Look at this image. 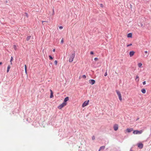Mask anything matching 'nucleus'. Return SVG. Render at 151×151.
<instances>
[{
    "label": "nucleus",
    "mask_w": 151,
    "mask_h": 151,
    "mask_svg": "<svg viewBox=\"0 0 151 151\" xmlns=\"http://www.w3.org/2000/svg\"><path fill=\"white\" fill-rule=\"evenodd\" d=\"M75 53L72 54L70 55L69 59V62L71 63L73 61V59L75 58Z\"/></svg>",
    "instance_id": "1"
},
{
    "label": "nucleus",
    "mask_w": 151,
    "mask_h": 151,
    "mask_svg": "<svg viewBox=\"0 0 151 151\" xmlns=\"http://www.w3.org/2000/svg\"><path fill=\"white\" fill-rule=\"evenodd\" d=\"M66 105V103L63 102V103L58 106V108L59 109H61L62 108L65 106Z\"/></svg>",
    "instance_id": "2"
},
{
    "label": "nucleus",
    "mask_w": 151,
    "mask_h": 151,
    "mask_svg": "<svg viewBox=\"0 0 151 151\" xmlns=\"http://www.w3.org/2000/svg\"><path fill=\"white\" fill-rule=\"evenodd\" d=\"M143 131L142 130L138 131L137 130H134L133 132V134H140L142 133Z\"/></svg>",
    "instance_id": "3"
},
{
    "label": "nucleus",
    "mask_w": 151,
    "mask_h": 151,
    "mask_svg": "<svg viewBox=\"0 0 151 151\" xmlns=\"http://www.w3.org/2000/svg\"><path fill=\"white\" fill-rule=\"evenodd\" d=\"M116 92L119 96V99L120 101H122V96L121 95V94L120 92L118 91V90H116Z\"/></svg>",
    "instance_id": "4"
},
{
    "label": "nucleus",
    "mask_w": 151,
    "mask_h": 151,
    "mask_svg": "<svg viewBox=\"0 0 151 151\" xmlns=\"http://www.w3.org/2000/svg\"><path fill=\"white\" fill-rule=\"evenodd\" d=\"M89 100H88V101H85L84 103L82 105V107H84L86 106L88 104V103L89 102Z\"/></svg>",
    "instance_id": "5"
},
{
    "label": "nucleus",
    "mask_w": 151,
    "mask_h": 151,
    "mask_svg": "<svg viewBox=\"0 0 151 151\" xmlns=\"http://www.w3.org/2000/svg\"><path fill=\"white\" fill-rule=\"evenodd\" d=\"M113 128L115 131H117L118 128V125L116 124H115Z\"/></svg>",
    "instance_id": "6"
},
{
    "label": "nucleus",
    "mask_w": 151,
    "mask_h": 151,
    "mask_svg": "<svg viewBox=\"0 0 151 151\" xmlns=\"http://www.w3.org/2000/svg\"><path fill=\"white\" fill-rule=\"evenodd\" d=\"M143 145L142 143H139L138 144V147L140 149H142L143 147Z\"/></svg>",
    "instance_id": "7"
},
{
    "label": "nucleus",
    "mask_w": 151,
    "mask_h": 151,
    "mask_svg": "<svg viewBox=\"0 0 151 151\" xmlns=\"http://www.w3.org/2000/svg\"><path fill=\"white\" fill-rule=\"evenodd\" d=\"M89 82L91 84V85H93L95 83V81L93 80H90L89 81Z\"/></svg>",
    "instance_id": "8"
},
{
    "label": "nucleus",
    "mask_w": 151,
    "mask_h": 151,
    "mask_svg": "<svg viewBox=\"0 0 151 151\" xmlns=\"http://www.w3.org/2000/svg\"><path fill=\"white\" fill-rule=\"evenodd\" d=\"M135 52L133 51H130L129 52V55L130 57H131L134 54Z\"/></svg>",
    "instance_id": "9"
},
{
    "label": "nucleus",
    "mask_w": 151,
    "mask_h": 151,
    "mask_svg": "<svg viewBox=\"0 0 151 151\" xmlns=\"http://www.w3.org/2000/svg\"><path fill=\"white\" fill-rule=\"evenodd\" d=\"M126 131L127 132H131V131H132L133 130V129L132 128H130V129H129V128H127L126 129Z\"/></svg>",
    "instance_id": "10"
},
{
    "label": "nucleus",
    "mask_w": 151,
    "mask_h": 151,
    "mask_svg": "<svg viewBox=\"0 0 151 151\" xmlns=\"http://www.w3.org/2000/svg\"><path fill=\"white\" fill-rule=\"evenodd\" d=\"M50 98H52L53 97V93L51 90H50Z\"/></svg>",
    "instance_id": "11"
},
{
    "label": "nucleus",
    "mask_w": 151,
    "mask_h": 151,
    "mask_svg": "<svg viewBox=\"0 0 151 151\" xmlns=\"http://www.w3.org/2000/svg\"><path fill=\"white\" fill-rule=\"evenodd\" d=\"M69 100V98L68 97H66L64 99V102L66 103L67 101Z\"/></svg>",
    "instance_id": "12"
},
{
    "label": "nucleus",
    "mask_w": 151,
    "mask_h": 151,
    "mask_svg": "<svg viewBox=\"0 0 151 151\" xmlns=\"http://www.w3.org/2000/svg\"><path fill=\"white\" fill-rule=\"evenodd\" d=\"M105 148V146H102L100 147L99 151H100L102 150H103Z\"/></svg>",
    "instance_id": "13"
},
{
    "label": "nucleus",
    "mask_w": 151,
    "mask_h": 151,
    "mask_svg": "<svg viewBox=\"0 0 151 151\" xmlns=\"http://www.w3.org/2000/svg\"><path fill=\"white\" fill-rule=\"evenodd\" d=\"M141 91L142 92V93H145L146 92L144 88L142 89L141 90Z\"/></svg>",
    "instance_id": "14"
},
{
    "label": "nucleus",
    "mask_w": 151,
    "mask_h": 151,
    "mask_svg": "<svg viewBox=\"0 0 151 151\" xmlns=\"http://www.w3.org/2000/svg\"><path fill=\"white\" fill-rule=\"evenodd\" d=\"M128 37H132V34L131 33H129L127 35Z\"/></svg>",
    "instance_id": "15"
},
{
    "label": "nucleus",
    "mask_w": 151,
    "mask_h": 151,
    "mask_svg": "<svg viewBox=\"0 0 151 151\" xmlns=\"http://www.w3.org/2000/svg\"><path fill=\"white\" fill-rule=\"evenodd\" d=\"M24 67H25V73H26V74H27V66L26 65H24Z\"/></svg>",
    "instance_id": "16"
},
{
    "label": "nucleus",
    "mask_w": 151,
    "mask_h": 151,
    "mask_svg": "<svg viewBox=\"0 0 151 151\" xmlns=\"http://www.w3.org/2000/svg\"><path fill=\"white\" fill-rule=\"evenodd\" d=\"M10 68V66L9 65H8L7 67V73H8L9 72Z\"/></svg>",
    "instance_id": "17"
},
{
    "label": "nucleus",
    "mask_w": 151,
    "mask_h": 151,
    "mask_svg": "<svg viewBox=\"0 0 151 151\" xmlns=\"http://www.w3.org/2000/svg\"><path fill=\"white\" fill-rule=\"evenodd\" d=\"M138 66L139 67L141 68L142 65V64L141 63H139L138 64Z\"/></svg>",
    "instance_id": "18"
},
{
    "label": "nucleus",
    "mask_w": 151,
    "mask_h": 151,
    "mask_svg": "<svg viewBox=\"0 0 151 151\" xmlns=\"http://www.w3.org/2000/svg\"><path fill=\"white\" fill-rule=\"evenodd\" d=\"M31 38V36H28L26 38V40L27 41L29 40Z\"/></svg>",
    "instance_id": "19"
},
{
    "label": "nucleus",
    "mask_w": 151,
    "mask_h": 151,
    "mask_svg": "<svg viewBox=\"0 0 151 151\" xmlns=\"http://www.w3.org/2000/svg\"><path fill=\"white\" fill-rule=\"evenodd\" d=\"M13 48L15 50H17V48L15 45H13Z\"/></svg>",
    "instance_id": "20"
},
{
    "label": "nucleus",
    "mask_w": 151,
    "mask_h": 151,
    "mask_svg": "<svg viewBox=\"0 0 151 151\" xmlns=\"http://www.w3.org/2000/svg\"><path fill=\"white\" fill-rule=\"evenodd\" d=\"M139 77L138 76H136V80L137 79H138V80H137V82H138L139 81Z\"/></svg>",
    "instance_id": "21"
},
{
    "label": "nucleus",
    "mask_w": 151,
    "mask_h": 151,
    "mask_svg": "<svg viewBox=\"0 0 151 151\" xmlns=\"http://www.w3.org/2000/svg\"><path fill=\"white\" fill-rule=\"evenodd\" d=\"M13 60V57H11V60H10V62H11V64H12V61Z\"/></svg>",
    "instance_id": "22"
},
{
    "label": "nucleus",
    "mask_w": 151,
    "mask_h": 151,
    "mask_svg": "<svg viewBox=\"0 0 151 151\" xmlns=\"http://www.w3.org/2000/svg\"><path fill=\"white\" fill-rule=\"evenodd\" d=\"M92 140H94L95 139V137L94 136H93L92 137Z\"/></svg>",
    "instance_id": "23"
},
{
    "label": "nucleus",
    "mask_w": 151,
    "mask_h": 151,
    "mask_svg": "<svg viewBox=\"0 0 151 151\" xmlns=\"http://www.w3.org/2000/svg\"><path fill=\"white\" fill-rule=\"evenodd\" d=\"M54 63L56 65L57 64V60H55V61H54Z\"/></svg>",
    "instance_id": "24"
},
{
    "label": "nucleus",
    "mask_w": 151,
    "mask_h": 151,
    "mask_svg": "<svg viewBox=\"0 0 151 151\" xmlns=\"http://www.w3.org/2000/svg\"><path fill=\"white\" fill-rule=\"evenodd\" d=\"M25 16L27 17H28V15L27 14V13H25Z\"/></svg>",
    "instance_id": "25"
},
{
    "label": "nucleus",
    "mask_w": 151,
    "mask_h": 151,
    "mask_svg": "<svg viewBox=\"0 0 151 151\" xmlns=\"http://www.w3.org/2000/svg\"><path fill=\"white\" fill-rule=\"evenodd\" d=\"M132 44H131H131H129V45H127V47H129V46H132Z\"/></svg>",
    "instance_id": "26"
},
{
    "label": "nucleus",
    "mask_w": 151,
    "mask_h": 151,
    "mask_svg": "<svg viewBox=\"0 0 151 151\" xmlns=\"http://www.w3.org/2000/svg\"><path fill=\"white\" fill-rule=\"evenodd\" d=\"M49 57L50 58V59L51 60H52L53 59V58L51 55H49Z\"/></svg>",
    "instance_id": "27"
},
{
    "label": "nucleus",
    "mask_w": 151,
    "mask_h": 151,
    "mask_svg": "<svg viewBox=\"0 0 151 151\" xmlns=\"http://www.w3.org/2000/svg\"><path fill=\"white\" fill-rule=\"evenodd\" d=\"M82 77L84 78H85L86 77L85 75H83L82 76Z\"/></svg>",
    "instance_id": "28"
},
{
    "label": "nucleus",
    "mask_w": 151,
    "mask_h": 151,
    "mask_svg": "<svg viewBox=\"0 0 151 151\" xmlns=\"http://www.w3.org/2000/svg\"><path fill=\"white\" fill-rule=\"evenodd\" d=\"M59 28L60 29H61L63 28V27L62 26H60L59 27Z\"/></svg>",
    "instance_id": "29"
},
{
    "label": "nucleus",
    "mask_w": 151,
    "mask_h": 151,
    "mask_svg": "<svg viewBox=\"0 0 151 151\" xmlns=\"http://www.w3.org/2000/svg\"><path fill=\"white\" fill-rule=\"evenodd\" d=\"M107 72H106L105 73V74H104V76H107Z\"/></svg>",
    "instance_id": "30"
},
{
    "label": "nucleus",
    "mask_w": 151,
    "mask_h": 151,
    "mask_svg": "<svg viewBox=\"0 0 151 151\" xmlns=\"http://www.w3.org/2000/svg\"><path fill=\"white\" fill-rule=\"evenodd\" d=\"M142 83H143V85H145L146 84V81H145L143 82Z\"/></svg>",
    "instance_id": "31"
},
{
    "label": "nucleus",
    "mask_w": 151,
    "mask_h": 151,
    "mask_svg": "<svg viewBox=\"0 0 151 151\" xmlns=\"http://www.w3.org/2000/svg\"><path fill=\"white\" fill-rule=\"evenodd\" d=\"M63 40L62 39V40H61V43L63 44Z\"/></svg>",
    "instance_id": "32"
},
{
    "label": "nucleus",
    "mask_w": 151,
    "mask_h": 151,
    "mask_svg": "<svg viewBox=\"0 0 151 151\" xmlns=\"http://www.w3.org/2000/svg\"><path fill=\"white\" fill-rule=\"evenodd\" d=\"M100 6H101V7H103V4H100Z\"/></svg>",
    "instance_id": "33"
},
{
    "label": "nucleus",
    "mask_w": 151,
    "mask_h": 151,
    "mask_svg": "<svg viewBox=\"0 0 151 151\" xmlns=\"http://www.w3.org/2000/svg\"><path fill=\"white\" fill-rule=\"evenodd\" d=\"M90 54L91 55H93V51H91L90 52Z\"/></svg>",
    "instance_id": "34"
},
{
    "label": "nucleus",
    "mask_w": 151,
    "mask_h": 151,
    "mask_svg": "<svg viewBox=\"0 0 151 151\" xmlns=\"http://www.w3.org/2000/svg\"><path fill=\"white\" fill-rule=\"evenodd\" d=\"M94 59L95 60H98V58H95Z\"/></svg>",
    "instance_id": "35"
},
{
    "label": "nucleus",
    "mask_w": 151,
    "mask_h": 151,
    "mask_svg": "<svg viewBox=\"0 0 151 151\" xmlns=\"http://www.w3.org/2000/svg\"><path fill=\"white\" fill-rule=\"evenodd\" d=\"M54 9H53V14H54Z\"/></svg>",
    "instance_id": "36"
},
{
    "label": "nucleus",
    "mask_w": 151,
    "mask_h": 151,
    "mask_svg": "<svg viewBox=\"0 0 151 151\" xmlns=\"http://www.w3.org/2000/svg\"><path fill=\"white\" fill-rule=\"evenodd\" d=\"M145 53L147 54V51H145Z\"/></svg>",
    "instance_id": "37"
},
{
    "label": "nucleus",
    "mask_w": 151,
    "mask_h": 151,
    "mask_svg": "<svg viewBox=\"0 0 151 151\" xmlns=\"http://www.w3.org/2000/svg\"><path fill=\"white\" fill-rule=\"evenodd\" d=\"M55 49H53V51L54 52H55Z\"/></svg>",
    "instance_id": "38"
},
{
    "label": "nucleus",
    "mask_w": 151,
    "mask_h": 151,
    "mask_svg": "<svg viewBox=\"0 0 151 151\" xmlns=\"http://www.w3.org/2000/svg\"><path fill=\"white\" fill-rule=\"evenodd\" d=\"M46 22V21H42V23H43L44 22Z\"/></svg>",
    "instance_id": "39"
},
{
    "label": "nucleus",
    "mask_w": 151,
    "mask_h": 151,
    "mask_svg": "<svg viewBox=\"0 0 151 151\" xmlns=\"http://www.w3.org/2000/svg\"><path fill=\"white\" fill-rule=\"evenodd\" d=\"M2 64V63L1 62H0V65H1Z\"/></svg>",
    "instance_id": "40"
},
{
    "label": "nucleus",
    "mask_w": 151,
    "mask_h": 151,
    "mask_svg": "<svg viewBox=\"0 0 151 151\" xmlns=\"http://www.w3.org/2000/svg\"><path fill=\"white\" fill-rule=\"evenodd\" d=\"M130 151H133L132 150H130Z\"/></svg>",
    "instance_id": "41"
}]
</instances>
